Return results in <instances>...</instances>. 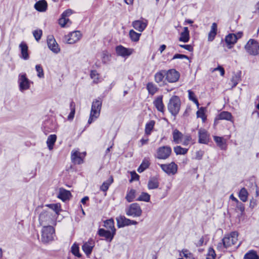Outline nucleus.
I'll list each match as a JSON object with an SVG mask.
<instances>
[{
    "label": "nucleus",
    "mask_w": 259,
    "mask_h": 259,
    "mask_svg": "<svg viewBox=\"0 0 259 259\" xmlns=\"http://www.w3.org/2000/svg\"><path fill=\"white\" fill-rule=\"evenodd\" d=\"M225 41L229 49H231L233 46L237 42V37L235 33H229L226 36Z\"/></svg>",
    "instance_id": "obj_18"
},
{
    "label": "nucleus",
    "mask_w": 259,
    "mask_h": 259,
    "mask_svg": "<svg viewBox=\"0 0 259 259\" xmlns=\"http://www.w3.org/2000/svg\"><path fill=\"white\" fill-rule=\"evenodd\" d=\"M81 37L79 31H74L65 36L64 40L68 44H73L77 42Z\"/></svg>",
    "instance_id": "obj_11"
},
{
    "label": "nucleus",
    "mask_w": 259,
    "mask_h": 259,
    "mask_svg": "<svg viewBox=\"0 0 259 259\" xmlns=\"http://www.w3.org/2000/svg\"><path fill=\"white\" fill-rule=\"evenodd\" d=\"M236 208L237 209L240 210L242 214L245 210L244 205L241 202L238 201V202L236 203Z\"/></svg>",
    "instance_id": "obj_58"
},
{
    "label": "nucleus",
    "mask_w": 259,
    "mask_h": 259,
    "mask_svg": "<svg viewBox=\"0 0 259 259\" xmlns=\"http://www.w3.org/2000/svg\"><path fill=\"white\" fill-rule=\"evenodd\" d=\"M102 104V101L100 99H95L93 101L90 117L88 121L89 124H91L99 117Z\"/></svg>",
    "instance_id": "obj_1"
},
{
    "label": "nucleus",
    "mask_w": 259,
    "mask_h": 259,
    "mask_svg": "<svg viewBox=\"0 0 259 259\" xmlns=\"http://www.w3.org/2000/svg\"><path fill=\"white\" fill-rule=\"evenodd\" d=\"M104 226L108 229H110V231L115 233L116 229L114 227V222L112 219L107 220L104 222Z\"/></svg>",
    "instance_id": "obj_38"
},
{
    "label": "nucleus",
    "mask_w": 259,
    "mask_h": 259,
    "mask_svg": "<svg viewBox=\"0 0 259 259\" xmlns=\"http://www.w3.org/2000/svg\"><path fill=\"white\" fill-rule=\"evenodd\" d=\"M94 246V243L93 240H90L83 244L82 249L87 255H89Z\"/></svg>",
    "instance_id": "obj_24"
},
{
    "label": "nucleus",
    "mask_w": 259,
    "mask_h": 259,
    "mask_svg": "<svg viewBox=\"0 0 259 259\" xmlns=\"http://www.w3.org/2000/svg\"><path fill=\"white\" fill-rule=\"evenodd\" d=\"M166 71L161 70L155 73L154 75V80L156 82L159 83L162 82L164 76H166Z\"/></svg>",
    "instance_id": "obj_32"
},
{
    "label": "nucleus",
    "mask_w": 259,
    "mask_h": 259,
    "mask_svg": "<svg viewBox=\"0 0 259 259\" xmlns=\"http://www.w3.org/2000/svg\"><path fill=\"white\" fill-rule=\"evenodd\" d=\"M35 69L37 72V76L39 78H43L44 77V70L40 65H36L35 66Z\"/></svg>",
    "instance_id": "obj_53"
},
{
    "label": "nucleus",
    "mask_w": 259,
    "mask_h": 259,
    "mask_svg": "<svg viewBox=\"0 0 259 259\" xmlns=\"http://www.w3.org/2000/svg\"><path fill=\"white\" fill-rule=\"evenodd\" d=\"M188 97L190 100L193 101L197 106H199V103L197 99L196 98L195 94L191 90H188Z\"/></svg>",
    "instance_id": "obj_51"
},
{
    "label": "nucleus",
    "mask_w": 259,
    "mask_h": 259,
    "mask_svg": "<svg viewBox=\"0 0 259 259\" xmlns=\"http://www.w3.org/2000/svg\"><path fill=\"white\" fill-rule=\"evenodd\" d=\"M244 259H259V257L255 251L250 250L245 253Z\"/></svg>",
    "instance_id": "obj_44"
},
{
    "label": "nucleus",
    "mask_w": 259,
    "mask_h": 259,
    "mask_svg": "<svg viewBox=\"0 0 259 259\" xmlns=\"http://www.w3.org/2000/svg\"><path fill=\"white\" fill-rule=\"evenodd\" d=\"M213 140L221 149H225L226 148V141L223 137L214 136Z\"/></svg>",
    "instance_id": "obj_34"
},
{
    "label": "nucleus",
    "mask_w": 259,
    "mask_h": 259,
    "mask_svg": "<svg viewBox=\"0 0 259 259\" xmlns=\"http://www.w3.org/2000/svg\"><path fill=\"white\" fill-rule=\"evenodd\" d=\"M232 118L233 117L231 113L228 111H223L218 115L217 119L218 120L232 121Z\"/></svg>",
    "instance_id": "obj_31"
},
{
    "label": "nucleus",
    "mask_w": 259,
    "mask_h": 259,
    "mask_svg": "<svg viewBox=\"0 0 259 259\" xmlns=\"http://www.w3.org/2000/svg\"><path fill=\"white\" fill-rule=\"evenodd\" d=\"M19 48L21 51V57L24 60H28L29 58V56L28 53V48L27 44L24 42H22L19 45Z\"/></svg>",
    "instance_id": "obj_21"
},
{
    "label": "nucleus",
    "mask_w": 259,
    "mask_h": 259,
    "mask_svg": "<svg viewBox=\"0 0 259 259\" xmlns=\"http://www.w3.org/2000/svg\"><path fill=\"white\" fill-rule=\"evenodd\" d=\"M136 196V191L133 189H132L127 192L125 199L128 202H131L135 200Z\"/></svg>",
    "instance_id": "obj_35"
},
{
    "label": "nucleus",
    "mask_w": 259,
    "mask_h": 259,
    "mask_svg": "<svg viewBox=\"0 0 259 259\" xmlns=\"http://www.w3.org/2000/svg\"><path fill=\"white\" fill-rule=\"evenodd\" d=\"M75 113V111L71 110L68 116V119L69 120H72L74 118Z\"/></svg>",
    "instance_id": "obj_64"
},
{
    "label": "nucleus",
    "mask_w": 259,
    "mask_h": 259,
    "mask_svg": "<svg viewBox=\"0 0 259 259\" xmlns=\"http://www.w3.org/2000/svg\"><path fill=\"white\" fill-rule=\"evenodd\" d=\"M238 196L243 202H246L247 200L248 193L245 188H242L239 192Z\"/></svg>",
    "instance_id": "obj_39"
},
{
    "label": "nucleus",
    "mask_w": 259,
    "mask_h": 259,
    "mask_svg": "<svg viewBox=\"0 0 259 259\" xmlns=\"http://www.w3.org/2000/svg\"><path fill=\"white\" fill-rule=\"evenodd\" d=\"M218 30V25L216 23H213L211 26L210 30L208 35V41H212L214 40Z\"/></svg>",
    "instance_id": "obj_27"
},
{
    "label": "nucleus",
    "mask_w": 259,
    "mask_h": 259,
    "mask_svg": "<svg viewBox=\"0 0 259 259\" xmlns=\"http://www.w3.org/2000/svg\"><path fill=\"white\" fill-rule=\"evenodd\" d=\"M183 138V134L177 129H175L172 132L173 142L175 144H180L182 142Z\"/></svg>",
    "instance_id": "obj_28"
},
{
    "label": "nucleus",
    "mask_w": 259,
    "mask_h": 259,
    "mask_svg": "<svg viewBox=\"0 0 259 259\" xmlns=\"http://www.w3.org/2000/svg\"><path fill=\"white\" fill-rule=\"evenodd\" d=\"M182 252L183 254V256L186 258H188L189 259L193 258V254L187 249L183 250Z\"/></svg>",
    "instance_id": "obj_56"
},
{
    "label": "nucleus",
    "mask_w": 259,
    "mask_h": 259,
    "mask_svg": "<svg viewBox=\"0 0 259 259\" xmlns=\"http://www.w3.org/2000/svg\"><path fill=\"white\" fill-rule=\"evenodd\" d=\"M72 253L77 257H80L81 254L79 253V246L76 243H74L71 246Z\"/></svg>",
    "instance_id": "obj_47"
},
{
    "label": "nucleus",
    "mask_w": 259,
    "mask_h": 259,
    "mask_svg": "<svg viewBox=\"0 0 259 259\" xmlns=\"http://www.w3.org/2000/svg\"><path fill=\"white\" fill-rule=\"evenodd\" d=\"M181 107V101L178 96H173L169 100L167 105L169 112L174 116L179 113Z\"/></svg>",
    "instance_id": "obj_4"
},
{
    "label": "nucleus",
    "mask_w": 259,
    "mask_h": 259,
    "mask_svg": "<svg viewBox=\"0 0 259 259\" xmlns=\"http://www.w3.org/2000/svg\"><path fill=\"white\" fill-rule=\"evenodd\" d=\"M149 164H150V162H149V160L148 159V158H144L143 159L142 163L141 164V165L138 168V170H137L138 171L139 173L142 172L143 171H144L146 169H147L149 167Z\"/></svg>",
    "instance_id": "obj_37"
},
{
    "label": "nucleus",
    "mask_w": 259,
    "mask_h": 259,
    "mask_svg": "<svg viewBox=\"0 0 259 259\" xmlns=\"http://www.w3.org/2000/svg\"><path fill=\"white\" fill-rule=\"evenodd\" d=\"M204 154V152L203 151L199 150L197 151L195 153V159L197 160H200L202 159L203 155Z\"/></svg>",
    "instance_id": "obj_60"
},
{
    "label": "nucleus",
    "mask_w": 259,
    "mask_h": 259,
    "mask_svg": "<svg viewBox=\"0 0 259 259\" xmlns=\"http://www.w3.org/2000/svg\"><path fill=\"white\" fill-rule=\"evenodd\" d=\"M155 121L154 120H150L149 122L147 123L145 126V134L147 135L151 134L154 126L155 125Z\"/></svg>",
    "instance_id": "obj_42"
},
{
    "label": "nucleus",
    "mask_w": 259,
    "mask_h": 259,
    "mask_svg": "<svg viewBox=\"0 0 259 259\" xmlns=\"http://www.w3.org/2000/svg\"><path fill=\"white\" fill-rule=\"evenodd\" d=\"M57 136L56 135H50L47 141V144L49 150H51L53 149L54 145L56 141Z\"/></svg>",
    "instance_id": "obj_33"
},
{
    "label": "nucleus",
    "mask_w": 259,
    "mask_h": 259,
    "mask_svg": "<svg viewBox=\"0 0 259 259\" xmlns=\"http://www.w3.org/2000/svg\"><path fill=\"white\" fill-rule=\"evenodd\" d=\"M162 96H159L156 97L153 101V104L157 110L159 111L163 112L164 111V104L162 101Z\"/></svg>",
    "instance_id": "obj_23"
},
{
    "label": "nucleus",
    "mask_w": 259,
    "mask_h": 259,
    "mask_svg": "<svg viewBox=\"0 0 259 259\" xmlns=\"http://www.w3.org/2000/svg\"><path fill=\"white\" fill-rule=\"evenodd\" d=\"M192 138L191 136L189 135L183 136V140H182V144L184 146H187L191 142Z\"/></svg>",
    "instance_id": "obj_54"
},
{
    "label": "nucleus",
    "mask_w": 259,
    "mask_h": 259,
    "mask_svg": "<svg viewBox=\"0 0 259 259\" xmlns=\"http://www.w3.org/2000/svg\"><path fill=\"white\" fill-rule=\"evenodd\" d=\"M215 253L212 248H209L206 256V259H214L215 257Z\"/></svg>",
    "instance_id": "obj_55"
},
{
    "label": "nucleus",
    "mask_w": 259,
    "mask_h": 259,
    "mask_svg": "<svg viewBox=\"0 0 259 259\" xmlns=\"http://www.w3.org/2000/svg\"><path fill=\"white\" fill-rule=\"evenodd\" d=\"M34 7L37 11L44 12L47 10L48 4L45 0H40L35 4Z\"/></svg>",
    "instance_id": "obj_22"
},
{
    "label": "nucleus",
    "mask_w": 259,
    "mask_h": 259,
    "mask_svg": "<svg viewBox=\"0 0 259 259\" xmlns=\"http://www.w3.org/2000/svg\"><path fill=\"white\" fill-rule=\"evenodd\" d=\"M189 59V57L185 55H183V54H175L173 58H172V59Z\"/></svg>",
    "instance_id": "obj_59"
},
{
    "label": "nucleus",
    "mask_w": 259,
    "mask_h": 259,
    "mask_svg": "<svg viewBox=\"0 0 259 259\" xmlns=\"http://www.w3.org/2000/svg\"><path fill=\"white\" fill-rule=\"evenodd\" d=\"M179 46L189 51V52H192L193 50L192 46L190 45H179Z\"/></svg>",
    "instance_id": "obj_62"
},
{
    "label": "nucleus",
    "mask_w": 259,
    "mask_h": 259,
    "mask_svg": "<svg viewBox=\"0 0 259 259\" xmlns=\"http://www.w3.org/2000/svg\"><path fill=\"white\" fill-rule=\"evenodd\" d=\"M42 34V31L41 29L35 30L33 31V35L35 40L38 41Z\"/></svg>",
    "instance_id": "obj_52"
},
{
    "label": "nucleus",
    "mask_w": 259,
    "mask_h": 259,
    "mask_svg": "<svg viewBox=\"0 0 259 259\" xmlns=\"http://www.w3.org/2000/svg\"><path fill=\"white\" fill-rule=\"evenodd\" d=\"M174 151L176 155H185L187 153L188 149L177 146L174 148Z\"/></svg>",
    "instance_id": "obj_43"
},
{
    "label": "nucleus",
    "mask_w": 259,
    "mask_h": 259,
    "mask_svg": "<svg viewBox=\"0 0 259 259\" xmlns=\"http://www.w3.org/2000/svg\"><path fill=\"white\" fill-rule=\"evenodd\" d=\"M47 44L49 48L54 53L57 54L60 51L59 46L53 36L49 35L47 38Z\"/></svg>",
    "instance_id": "obj_13"
},
{
    "label": "nucleus",
    "mask_w": 259,
    "mask_h": 259,
    "mask_svg": "<svg viewBox=\"0 0 259 259\" xmlns=\"http://www.w3.org/2000/svg\"><path fill=\"white\" fill-rule=\"evenodd\" d=\"M56 220L53 212L49 210H44L39 217V223L41 226L56 225Z\"/></svg>",
    "instance_id": "obj_2"
},
{
    "label": "nucleus",
    "mask_w": 259,
    "mask_h": 259,
    "mask_svg": "<svg viewBox=\"0 0 259 259\" xmlns=\"http://www.w3.org/2000/svg\"><path fill=\"white\" fill-rule=\"evenodd\" d=\"M146 88L149 94L154 95L158 90V88L153 82H148Z\"/></svg>",
    "instance_id": "obj_36"
},
{
    "label": "nucleus",
    "mask_w": 259,
    "mask_h": 259,
    "mask_svg": "<svg viewBox=\"0 0 259 259\" xmlns=\"http://www.w3.org/2000/svg\"><path fill=\"white\" fill-rule=\"evenodd\" d=\"M215 71H220V74L222 76H223L225 74V70L221 66L219 65L217 68H213L212 70V72Z\"/></svg>",
    "instance_id": "obj_57"
},
{
    "label": "nucleus",
    "mask_w": 259,
    "mask_h": 259,
    "mask_svg": "<svg viewBox=\"0 0 259 259\" xmlns=\"http://www.w3.org/2000/svg\"><path fill=\"white\" fill-rule=\"evenodd\" d=\"M59 24L62 27H65L69 26L71 22L68 18L61 16L59 20Z\"/></svg>",
    "instance_id": "obj_41"
},
{
    "label": "nucleus",
    "mask_w": 259,
    "mask_h": 259,
    "mask_svg": "<svg viewBox=\"0 0 259 259\" xmlns=\"http://www.w3.org/2000/svg\"><path fill=\"white\" fill-rule=\"evenodd\" d=\"M165 79L169 82H176L177 81L180 77L179 73L175 69H169L166 71Z\"/></svg>",
    "instance_id": "obj_12"
},
{
    "label": "nucleus",
    "mask_w": 259,
    "mask_h": 259,
    "mask_svg": "<svg viewBox=\"0 0 259 259\" xmlns=\"http://www.w3.org/2000/svg\"><path fill=\"white\" fill-rule=\"evenodd\" d=\"M116 52L118 56L123 57H128L133 53V49L126 48L121 45L116 47Z\"/></svg>",
    "instance_id": "obj_14"
},
{
    "label": "nucleus",
    "mask_w": 259,
    "mask_h": 259,
    "mask_svg": "<svg viewBox=\"0 0 259 259\" xmlns=\"http://www.w3.org/2000/svg\"><path fill=\"white\" fill-rule=\"evenodd\" d=\"M18 82L20 91L23 92L30 88L31 82L27 78L25 73H22L19 75Z\"/></svg>",
    "instance_id": "obj_9"
},
{
    "label": "nucleus",
    "mask_w": 259,
    "mask_h": 259,
    "mask_svg": "<svg viewBox=\"0 0 259 259\" xmlns=\"http://www.w3.org/2000/svg\"><path fill=\"white\" fill-rule=\"evenodd\" d=\"M150 199V195L148 193L142 192L136 200L138 201L149 202Z\"/></svg>",
    "instance_id": "obj_46"
},
{
    "label": "nucleus",
    "mask_w": 259,
    "mask_h": 259,
    "mask_svg": "<svg viewBox=\"0 0 259 259\" xmlns=\"http://www.w3.org/2000/svg\"><path fill=\"white\" fill-rule=\"evenodd\" d=\"M129 35L133 41H138L139 40L141 33H138L133 30H131L129 32Z\"/></svg>",
    "instance_id": "obj_45"
},
{
    "label": "nucleus",
    "mask_w": 259,
    "mask_h": 259,
    "mask_svg": "<svg viewBox=\"0 0 259 259\" xmlns=\"http://www.w3.org/2000/svg\"><path fill=\"white\" fill-rule=\"evenodd\" d=\"M147 187L149 190L158 188L159 187V182L158 179L156 177L150 178L148 182Z\"/></svg>",
    "instance_id": "obj_30"
},
{
    "label": "nucleus",
    "mask_w": 259,
    "mask_h": 259,
    "mask_svg": "<svg viewBox=\"0 0 259 259\" xmlns=\"http://www.w3.org/2000/svg\"><path fill=\"white\" fill-rule=\"evenodd\" d=\"M159 166L162 170L169 176L175 175L178 172V165L174 162L168 164H160Z\"/></svg>",
    "instance_id": "obj_10"
},
{
    "label": "nucleus",
    "mask_w": 259,
    "mask_h": 259,
    "mask_svg": "<svg viewBox=\"0 0 259 259\" xmlns=\"http://www.w3.org/2000/svg\"><path fill=\"white\" fill-rule=\"evenodd\" d=\"M257 205L256 201L255 200L252 199L250 200L249 207L251 208H254Z\"/></svg>",
    "instance_id": "obj_63"
},
{
    "label": "nucleus",
    "mask_w": 259,
    "mask_h": 259,
    "mask_svg": "<svg viewBox=\"0 0 259 259\" xmlns=\"http://www.w3.org/2000/svg\"><path fill=\"white\" fill-rule=\"evenodd\" d=\"M98 234L100 236L104 237L106 240L107 241L111 242L112 240L115 233L109 230H106L104 229H100L98 230Z\"/></svg>",
    "instance_id": "obj_15"
},
{
    "label": "nucleus",
    "mask_w": 259,
    "mask_h": 259,
    "mask_svg": "<svg viewBox=\"0 0 259 259\" xmlns=\"http://www.w3.org/2000/svg\"><path fill=\"white\" fill-rule=\"evenodd\" d=\"M172 150L168 146H163L159 147L156 150L155 157L158 159L165 160L171 155Z\"/></svg>",
    "instance_id": "obj_7"
},
{
    "label": "nucleus",
    "mask_w": 259,
    "mask_h": 259,
    "mask_svg": "<svg viewBox=\"0 0 259 259\" xmlns=\"http://www.w3.org/2000/svg\"><path fill=\"white\" fill-rule=\"evenodd\" d=\"M132 25L137 30L142 32L147 26V21L146 20H136L133 22Z\"/></svg>",
    "instance_id": "obj_16"
},
{
    "label": "nucleus",
    "mask_w": 259,
    "mask_h": 259,
    "mask_svg": "<svg viewBox=\"0 0 259 259\" xmlns=\"http://www.w3.org/2000/svg\"><path fill=\"white\" fill-rule=\"evenodd\" d=\"M125 213L127 216L138 218L141 216L142 210L140 205L137 203H134L129 205L125 208Z\"/></svg>",
    "instance_id": "obj_6"
},
{
    "label": "nucleus",
    "mask_w": 259,
    "mask_h": 259,
    "mask_svg": "<svg viewBox=\"0 0 259 259\" xmlns=\"http://www.w3.org/2000/svg\"><path fill=\"white\" fill-rule=\"evenodd\" d=\"M246 52L250 55L257 56L259 54V44L254 39H250L244 46Z\"/></svg>",
    "instance_id": "obj_5"
},
{
    "label": "nucleus",
    "mask_w": 259,
    "mask_h": 259,
    "mask_svg": "<svg viewBox=\"0 0 259 259\" xmlns=\"http://www.w3.org/2000/svg\"><path fill=\"white\" fill-rule=\"evenodd\" d=\"M113 179L112 177H111L108 180L105 181L102 185L100 187V190L104 192H106L110 185L113 183Z\"/></svg>",
    "instance_id": "obj_40"
},
{
    "label": "nucleus",
    "mask_w": 259,
    "mask_h": 259,
    "mask_svg": "<svg viewBox=\"0 0 259 259\" xmlns=\"http://www.w3.org/2000/svg\"><path fill=\"white\" fill-rule=\"evenodd\" d=\"M72 11L71 9H68L65 11L61 15L62 17L68 18L72 14Z\"/></svg>",
    "instance_id": "obj_61"
},
{
    "label": "nucleus",
    "mask_w": 259,
    "mask_h": 259,
    "mask_svg": "<svg viewBox=\"0 0 259 259\" xmlns=\"http://www.w3.org/2000/svg\"><path fill=\"white\" fill-rule=\"evenodd\" d=\"M48 206L55 212L54 215L56 217L61 210L60 205L59 204H52L49 205Z\"/></svg>",
    "instance_id": "obj_48"
},
{
    "label": "nucleus",
    "mask_w": 259,
    "mask_h": 259,
    "mask_svg": "<svg viewBox=\"0 0 259 259\" xmlns=\"http://www.w3.org/2000/svg\"><path fill=\"white\" fill-rule=\"evenodd\" d=\"M238 236L237 232H233L230 235L225 236L222 240L224 246L227 248L235 245L238 241Z\"/></svg>",
    "instance_id": "obj_8"
},
{
    "label": "nucleus",
    "mask_w": 259,
    "mask_h": 259,
    "mask_svg": "<svg viewBox=\"0 0 259 259\" xmlns=\"http://www.w3.org/2000/svg\"><path fill=\"white\" fill-rule=\"evenodd\" d=\"M190 39L189 31L187 27L184 28L183 31L180 34V37L179 38V41L184 42H187Z\"/></svg>",
    "instance_id": "obj_29"
},
{
    "label": "nucleus",
    "mask_w": 259,
    "mask_h": 259,
    "mask_svg": "<svg viewBox=\"0 0 259 259\" xmlns=\"http://www.w3.org/2000/svg\"><path fill=\"white\" fill-rule=\"evenodd\" d=\"M117 222V226L118 228H123L125 226H128L129 224L130 219L126 218L124 215H119L116 218Z\"/></svg>",
    "instance_id": "obj_19"
},
{
    "label": "nucleus",
    "mask_w": 259,
    "mask_h": 259,
    "mask_svg": "<svg viewBox=\"0 0 259 259\" xmlns=\"http://www.w3.org/2000/svg\"><path fill=\"white\" fill-rule=\"evenodd\" d=\"M241 80V71H238L233 73V75L231 79V82L232 83V88L235 87L237 84Z\"/></svg>",
    "instance_id": "obj_25"
},
{
    "label": "nucleus",
    "mask_w": 259,
    "mask_h": 259,
    "mask_svg": "<svg viewBox=\"0 0 259 259\" xmlns=\"http://www.w3.org/2000/svg\"><path fill=\"white\" fill-rule=\"evenodd\" d=\"M82 154L78 151H72L71 153V160L75 164H79L83 162Z\"/></svg>",
    "instance_id": "obj_20"
},
{
    "label": "nucleus",
    "mask_w": 259,
    "mask_h": 259,
    "mask_svg": "<svg viewBox=\"0 0 259 259\" xmlns=\"http://www.w3.org/2000/svg\"><path fill=\"white\" fill-rule=\"evenodd\" d=\"M199 142L201 144H207L209 141V135L203 128L199 130Z\"/></svg>",
    "instance_id": "obj_17"
},
{
    "label": "nucleus",
    "mask_w": 259,
    "mask_h": 259,
    "mask_svg": "<svg viewBox=\"0 0 259 259\" xmlns=\"http://www.w3.org/2000/svg\"><path fill=\"white\" fill-rule=\"evenodd\" d=\"M90 76L93 80L94 83H98L99 81V74L96 70H92L90 73Z\"/></svg>",
    "instance_id": "obj_49"
},
{
    "label": "nucleus",
    "mask_w": 259,
    "mask_h": 259,
    "mask_svg": "<svg viewBox=\"0 0 259 259\" xmlns=\"http://www.w3.org/2000/svg\"><path fill=\"white\" fill-rule=\"evenodd\" d=\"M197 117L198 118H201L203 121V122H204L206 119V117L205 116V113H204V108L203 107H201L199 110H198L197 111L196 113Z\"/></svg>",
    "instance_id": "obj_50"
},
{
    "label": "nucleus",
    "mask_w": 259,
    "mask_h": 259,
    "mask_svg": "<svg viewBox=\"0 0 259 259\" xmlns=\"http://www.w3.org/2000/svg\"><path fill=\"white\" fill-rule=\"evenodd\" d=\"M71 194L69 191L66 190L63 188H60L58 195V197L63 201L68 200L71 197Z\"/></svg>",
    "instance_id": "obj_26"
},
{
    "label": "nucleus",
    "mask_w": 259,
    "mask_h": 259,
    "mask_svg": "<svg viewBox=\"0 0 259 259\" xmlns=\"http://www.w3.org/2000/svg\"><path fill=\"white\" fill-rule=\"evenodd\" d=\"M55 229L51 225L43 226L41 230V240L44 243H49L54 240Z\"/></svg>",
    "instance_id": "obj_3"
}]
</instances>
